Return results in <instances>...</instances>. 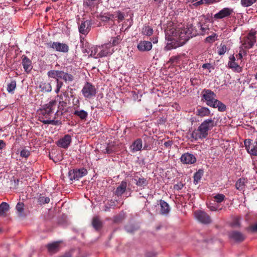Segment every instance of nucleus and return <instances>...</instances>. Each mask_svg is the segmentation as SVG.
Segmentation results:
<instances>
[{
	"label": "nucleus",
	"mask_w": 257,
	"mask_h": 257,
	"mask_svg": "<svg viewBox=\"0 0 257 257\" xmlns=\"http://www.w3.org/2000/svg\"><path fill=\"white\" fill-rule=\"evenodd\" d=\"M49 78H58L63 80L66 84H70L74 80V76L71 73L65 72L64 70H51L47 72Z\"/></svg>",
	"instance_id": "4"
},
{
	"label": "nucleus",
	"mask_w": 257,
	"mask_h": 257,
	"mask_svg": "<svg viewBox=\"0 0 257 257\" xmlns=\"http://www.w3.org/2000/svg\"><path fill=\"white\" fill-rule=\"evenodd\" d=\"M160 205L161 206L160 213L161 214H168L170 211L169 204L164 200H160Z\"/></svg>",
	"instance_id": "29"
},
{
	"label": "nucleus",
	"mask_w": 257,
	"mask_h": 257,
	"mask_svg": "<svg viewBox=\"0 0 257 257\" xmlns=\"http://www.w3.org/2000/svg\"><path fill=\"white\" fill-rule=\"evenodd\" d=\"M173 142L171 141H168L167 142H165L164 144L165 147L168 148H170Z\"/></svg>",
	"instance_id": "57"
},
{
	"label": "nucleus",
	"mask_w": 257,
	"mask_h": 257,
	"mask_svg": "<svg viewBox=\"0 0 257 257\" xmlns=\"http://www.w3.org/2000/svg\"><path fill=\"white\" fill-rule=\"evenodd\" d=\"M143 34L146 35V36H151L153 33V29L149 26H145L143 29Z\"/></svg>",
	"instance_id": "41"
},
{
	"label": "nucleus",
	"mask_w": 257,
	"mask_h": 257,
	"mask_svg": "<svg viewBox=\"0 0 257 257\" xmlns=\"http://www.w3.org/2000/svg\"><path fill=\"white\" fill-rule=\"evenodd\" d=\"M125 229L127 232L133 233L137 230V228L133 224H128L125 226Z\"/></svg>",
	"instance_id": "46"
},
{
	"label": "nucleus",
	"mask_w": 257,
	"mask_h": 257,
	"mask_svg": "<svg viewBox=\"0 0 257 257\" xmlns=\"http://www.w3.org/2000/svg\"><path fill=\"white\" fill-rule=\"evenodd\" d=\"M180 161H196V158L193 154L186 153L181 156Z\"/></svg>",
	"instance_id": "36"
},
{
	"label": "nucleus",
	"mask_w": 257,
	"mask_h": 257,
	"mask_svg": "<svg viewBox=\"0 0 257 257\" xmlns=\"http://www.w3.org/2000/svg\"><path fill=\"white\" fill-rule=\"evenodd\" d=\"M243 55L242 54V50H239V53L236 55V57L238 59L241 60L242 58Z\"/></svg>",
	"instance_id": "61"
},
{
	"label": "nucleus",
	"mask_w": 257,
	"mask_h": 257,
	"mask_svg": "<svg viewBox=\"0 0 257 257\" xmlns=\"http://www.w3.org/2000/svg\"><path fill=\"white\" fill-rule=\"evenodd\" d=\"M6 147L5 142L2 140H0V150L3 149Z\"/></svg>",
	"instance_id": "59"
},
{
	"label": "nucleus",
	"mask_w": 257,
	"mask_h": 257,
	"mask_svg": "<svg viewBox=\"0 0 257 257\" xmlns=\"http://www.w3.org/2000/svg\"><path fill=\"white\" fill-rule=\"evenodd\" d=\"M16 81L15 80H12L8 85L7 90L9 92H12L16 88Z\"/></svg>",
	"instance_id": "44"
},
{
	"label": "nucleus",
	"mask_w": 257,
	"mask_h": 257,
	"mask_svg": "<svg viewBox=\"0 0 257 257\" xmlns=\"http://www.w3.org/2000/svg\"><path fill=\"white\" fill-rule=\"evenodd\" d=\"M39 88H40L41 91L43 92H50L52 91V86L51 83L47 81H43L41 82Z\"/></svg>",
	"instance_id": "28"
},
{
	"label": "nucleus",
	"mask_w": 257,
	"mask_h": 257,
	"mask_svg": "<svg viewBox=\"0 0 257 257\" xmlns=\"http://www.w3.org/2000/svg\"><path fill=\"white\" fill-rule=\"evenodd\" d=\"M210 107L217 108L218 111L221 112L225 111L226 108L225 105L217 99L215 101Z\"/></svg>",
	"instance_id": "30"
},
{
	"label": "nucleus",
	"mask_w": 257,
	"mask_h": 257,
	"mask_svg": "<svg viewBox=\"0 0 257 257\" xmlns=\"http://www.w3.org/2000/svg\"><path fill=\"white\" fill-rule=\"evenodd\" d=\"M225 198V195L222 194H217L213 197L215 201L217 203L222 202L223 201H224Z\"/></svg>",
	"instance_id": "45"
},
{
	"label": "nucleus",
	"mask_w": 257,
	"mask_h": 257,
	"mask_svg": "<svg viewBox=\"0 0 257 257\" xmlns=\"http://www.w3.org/2000/svg\"><path fill=\"white\" fill-rule=\"evenodd\" d=\"M137 47L140 51H149L152 48V44L150 41H143L138 44Z\"/></svg>",
	"instance_id": "23"
},
{
	"label": "nucleus",
	"mask_w": 257,
	"mask_h": 257,
	"mask_svg": "<svg viewBox=\"0 0 257 257\" xmlns=\"http://www.w3.org/2000/svg\"><path fill=\"white\" fill-rule=\"evenodd\" d=\"M257 0H241L240 3L243 7H248L254 4Z\"/></svg>",
	"instance_id": "42"
},
{
	"label": "nucleus",
	"mask_w": 257,
	"mask_h": 257,
	"mask_svg": "<svg viewBox=\"0 0 257 257\" xmlns=\"http://www.w3.org/2000/svg\"><path fill=\"white\" fill-rule=\"evenodd\" d=\"M81 92L85 98L91 99L95 96L97 91L94 85L90 82H86L81 90Z\"/></svg>",
	"instance_id": "5"
},
{
	"label": "nucleus",
	"mask_w": 257,
	"mask_h": 257,
	"mask_svg": "<svg viewBox=\"0 0 257 257\" xmlns=\"http://www.w3.org/2000/svg\"><path fill=\"white\" fill-rule=\"evenodd\" d=\"M60 241H55L50 243H48L46 245V247L48 250V252L51 254H54L60 249Z\"/></svg>",
	"instance_id": "17"
},
{
	"label": "nucleus",
	"mask_w": 257,
	"mask_h": 257,
	"mask_svg": "<svg viewBox=\"0 0 257 257\" xmlns=\"http://www.w3.org/2000/svg\"><path fill=\"white\" fill-rule=\"evenodd\" d=\"M202 67L203 69H207L211 72L210 69H214V67L210 63H204L202 65Z\"/></svg>",
	"instance_id": "54"
},
{
	"label": "nucleus",
	"mask_w": 257,
	"mask_h": 257,
	"mask_svg": "<svg viewBox=\"0 0 257 257\" xmlns=\"http://www.w3.org/2000/svg\"><path fill=\"white\" fill-rule=\"evenodd\" d=\"M133 179L136 184L141 188H144L148 184L146 178L142 176H139L137 173L135 174Z\"/></svg>",
	"instance_id": "19"
},
{
	"label": "nucleus",
	"mask_w": 257,
	"mask_h": 257,
	"mask_svg": "<svg viewBox=\"0 0 257 257\" xmlns=\"http://www.w3.org/2000/svg\"><path fill=\"white\" fill-rule=\"evenodd\" d=\"M204 4H205V2L204 1V0H199V1L194 3L193 6H194L195 7H197L198 6H200V5H203Z\"/></svg>",
	"instance_id": "58"
},
{
	"label": "nucleus",
	"mask_w": 257,
	"mask_h": 257,
	"mask_svg": "<svg viewBox=\"0 0 257 257\" xmlns=\"http://www.w3.org/2000/svg\"><path fill=\"white\" fill-rule=\"evenodd\" d=\"M72 142V137L70 135H66L60 139L57 142V145L64 149H67Z\"/></svg>",
	"instance_id": "15"
},
{
	"label": "nucleus",
	"mask_w": 257,
	"mask_h": 257,
	"mask_svg": "<svg viewBox=\"0 0 257 257\" xmlns=\"http://www.w3.org/2000/svg\"><path fill=\"white\" fill-rule=\"evenodd\" d=\"M92 225L96 231H99L102 227V222L98 216H94L92 220Z\"/></svg>",
	"instance_id": "26"
},
{
	"label": "nucleus",
	"mask_w": 257,
	"mask_h": 257,
	"mask_svg": "<svg viewBox=\"0 0 257 257\" xmlns=\"http://www.w3.org/2000/svg\"><path fill=\"white\" fill-rule=\"evenodd\" d=\"M90 53L89 56L94 58H100L99 55V46H92L90 48Z\"/></svg>",
	"instance_id": "32"
},
{
	"label": "nucleus",
	"mask_w": 257,
	"mask_h": 257,
	"mask_svg": "<svg viewBox=\"0 0 257 257\" xmlns=\"http://www.w3.org/2000/svg\"><path fill=\"white\" fill-rule=\"evenodd\" d=\"M229 237L237 242H242L245 238V236L238 231H232L228 234Z\"/></svg>",
	"instance_id": "16"
},
{
	"label": "nucleus",
	"mask_w": 257,
	"mask_h": 257,
	"mask_svg": "<svg viewBox=\"0 0 257 257\" xmlns=\"http://www.w3.org/2000/svg\"><path fill=\"white\" fill-rule=\"evenodd\" d=\"M57 106V103L55 100L43 105L39 110V120L45 124L61 125L62 121L60 119L54 118V111Z\"/></svg>",
	"instance_id": "1"
},
{
	"label": "nucleus",
	"mask_w": 257,
	"mask_h": 257,
	"mask_svg": "<svg viewBox=\"0 0 257 257\" xmlns=\"http://www.w3.org/2000/svg\"><path fill=\"white\" fill-rule=\"evenodd\" d=\"M193 32L192 34L195 36L198 35H204L206 34H208L209 29L208 26L205 23H201L198 22L195 26H193Z\"/></svg>",
	"instance_id": "9"
},
{
	"label": "nucleus",
	"mask_w": 257,
	"mask_h": 257,
	"mask_svg": "<svg viewBox=\"0 0 257 257\" xmlns=\"http://www.w3.org/2000/svg\"><path fill=\"white\" fill-rule=\"evenodd\" d=\"M248 230L252 232H257V223L250 225L248 227Z\"/></svg>",
	"instance_id": "55"
},
{
	"label": "nucleus",
	"mask_w": 257,
	"mask_h": 257,
	"mask_svg": "<svg viewBox=\"0 0 257 257\" xmlns=\"http://www.w3.org/2000/svg\"><path fill=\"white\" fill-rule=\"evenodd\" d=\"M216 95L213 91L210 89H204L202 91V99L203 100L206 101V103L207 105L211 106L212 104L217 99L215 98Z\"/></svg>",
	"instance_id": "8"
},
{
	"label": "nucleus",
	"mask_w": 257,
	"mask_h": 257,
	"mask_svg": "<svg viewBox=\"0 0 257 257\" xmlns=\"http://www.w3.org/2000/svg\"><path fill=\"white\" fill-rule=\"evenodd\" d=\"M180 61L179 56H172L169 61V63H170L172 65L177 64Z\"/></svg>",
	"instance_id": "47"
},
{
	"label": "nucleus",
	"mask_w": 257,
	"mask_h": 257,
	"mask_svg": "<svg viewBox=\"0 0 257 257\" xmlns=\"http://www.w3.org/2000/svg\"><path fill=\"white\" fill-rule=\"evenodd\" d=\"M247 180L245 178L239 179L235 183V187L237 190L240 191L243 190L245 187V184L246 183Z\"/></svg>",
	"instance_id": "33"
},
{
	"label": "nucleus",
	"mask_w": 257,
	"mask_h": 257,
	"mask_svg": "<svg viewBox=\"0 0 257 257\" xmlns=\"http://www.w3.org/2000/svg\"><path fill=\"white\" fill-rule=\"evenodd\" d=\"M114 19L115 15L110 13H107L100 16L101 21L104 22H109V21L113 22Z\"/></svg>",
	"instance_id": "31"
},
{
	"label": "nucleus",
	"mask_w": 257,
	"mask_h": 257,
	"mask_svg": "<svg viewBox=\"0 0 257 257\" xmlns=\"http://www.w3.org/2000/svg\"><path fill=\"white\" fill-rule=\"evenodd\" d=\"M184 186V185L181 183H178L177 184H175L174 186V189L175 190H181Z\"/></svg>",
	"instance_id": "56"
},
{
	"label": "nucleus",
	"mask_w": 257,
	"mask_h": 257,
	"mask_svg": "<svg viewBox=\"0 0 257 257\" xmlns=\"http://www.w3.org/2000/svg\"><path fill=\"white\" fill-rule=\"evenodd\" d=\"M143 140L142 139H137L135 140L130 147L132 152L140 151L143 148Z\"/></svg>",
	"instance_id": "24"
},
{
	"label": "nucleus",
	"mask_w": 257,
	"mask_h": 257,
	"mask_svg": "<svg viewBox=\"0 0 257 257\" xmlns=\"http://www.w3.org/2000/svg\"><path fill=\"white\" fill-rule=\"evenodd\" d=\"M228 64L229 68L234 69L237 72H239L241 70V68L235 62H229Z\"/></svg>",
	"instance_id": "40"
},
{
	"label": "nucleus",
	"mask_w": 257,
	"mask_h": 257,
	"mask_svg": "<svg viewBox=\"0 0 257 257\" xmlns=\"http://www.w3.org/2000/svg\"><path fill=\"white\" fill-rule=\"evenodd\" d=\"M143 148L144 150H150L153 146V138L147 135H144L142 137Z\"/></svg>",
	"instance_id": "22"
},
{
	"label": "nucleus",
	"mask_w": 257,
	"mask_h": 257,
	"mask_svg": "<svg viewBox=\"0 0 257 257\" xmlns=\"http://www.w3.org/2000/svg\"><path fill=\"white\" fill-rule=\"evenodd\" d=\"M9 209V205L6 202H3L0 205V216H5Z\"/></svg>",
	"instance_id": "38"
},
{
	"label": "nucleus",
	"mask_w": 257,
	"mask_h": 257,
	"mask_svg": "<svg viewBox=\"0 0 257 257\" xmlns=\"http://www.w3.org/2000/svg\"><path fill=\"white\" fill-rule=\"evenodd\" d=\"M210 114V110L205 107H201L200 108H197L196 114L200 117L208 116Z\"/></svg>",
	"instance_id": "27"
},
{
	"label": "nucleus",
	"mask_w": 257,
	"mask_h": 257,
	"mask_svg": "<svg viewBox=\"0 0 257 257\" xmlns=\"http://www.w3.org/2000/svg\"><path fill=\"white\" fill-rule=\"evenodd\" d=\"M229 62H235V58L233 55L229 57Z\"/></svg>",
	"instance_id": "64"
},
{
	"label": "nucleus",
	"mask_w": 257,
	"mask_h": 257,
	"mask_svg": "<svg viewBox=\"0 0 257 257\" xmlns=\"http://www.w3.org/2000/svg\"><path fill=\"white\" fill-rule=\"evenodd\" d=\"M24 204L22 202H19L16 205V209L18 212V215L20 217H25L26 214L24 213Z\"/></svg>",
	"instance_id": "35"
},
{
	"label": "nucleus",
	"mask_w": 257,
	"mask_h": 257,
	"mask_svg": "<svg viewBox=\"0 0 257 257\" xmlns=\"http://www.w3.org/2000/svg\"><path fill=\"white\" fill-rule=\"evenodd\" d=\"M38 200L40 204H44L45 203H48L50 202V198L48 197H46L43 194H40Z\"/></svg>",
	"instance_id": "39"
},
{
	"label": "nucleus",
	"mask_w": 257,
	"mask_h": 257,
	"mask_svg": "<svg viewBox=\"0 0 257 257\" xmlns=\"http://www.w3.org/2000/svg\"><path fill=\"white\" fill-rule=\"evenodd\" d=\"M92 23L90 20L82 21L79 25L78 29L80 33L86 35L90 31Z\"/></svg>",
	"instance_id": "14"
},
{
	"label": "nucleus",
	"mask_w": 257,
	"mask_h": 257,
	"mask_svg": "<svg viewBox=\"0 0 257 257\" xmlns=\"http://www.w3.org/2000/svg\"><path fill=\"white\" fill-rule=\"evenodd\" d=\"M87 171L86 169H75L70 170L68 173V177L71 180H78L79 178L86 175Z\"/></svg>",
	"instance_id": "10"
},
{
	"label": "nucleus",
	"mask_w": 257,
	"mask_h": 257,
	"mask_svg": "<svg viewBox=\"0 0 257 257\" xmlns=\"http://www.w3.org/2000/svg\"><path fill=\"white\" fill-rule=\"evenodd\" d=\"M110 44H106L99 46V57H103L112 53Z\"/></svg>",
	"instance_id": "21"
},
{
	"label": "nucleus",
	"mask_w": 257,
	"mask_h": 257,
	"mask_svg": "<svg viewBox=\"0 0 257 257\" xmlns=\"http://www.w3.org/2000/svg\"><path fill=\"white\" fill-rule=\"evenodd\" d=\"M120 42V36H117L113 38V40L112 41V45L116 46L118 45Z\"/></svg>",
	"instance_id": "53"
},
{
	"label": "nucleus",
	"mask_w": 257,
	"mask_h": 257,
	"mask_svg": "<svg viewBox=\"0 0 257 257\" xmlns=\"http://www.w3.org/2000/svg\"><path fill=\"white\" fill-rule=\"evenodd\" d=\"M205 4H211L215 2V0H204Z\"/></svg>",
	"instance_id": "62"
},
{
	"label": "nucleus",
	"mask_w": 257,
	"mask_h": 257,
	"mask_svg": "<svg viewBox=\"0 0 257 257\" xmlns=\"http://www.w3.org/2000/svg\"><path fill=\"white\" fill-rule=\"evenodd\" d=\"M47 48L48 49H52L56 51L62 53H67L69 48L68 45L65 43H62L59 42H50L46 44Z\"/></svg>",
	"instance_id": "7"
},
{
	"label": "nucleus",
	"mask_w": 257,
	"mask_h": 257,
	"mask_svg": "<svg viewBox=\"0 0 257 257\" xmlns=\"http://www.w3.org/2000/svg\"><path fill=\"white\" fill-rule=\"evenodd\" d=\"M73 113L74 115L79 117L81 119H85L88 116L87 112L84 110H76Z\"/></svg>",
	"instance_id": "37"
},
{
	"label": "nucleus",
	"mask_w": 257,
	"mask_h": 257,
	"mask_svg": "<svg viewBox=\"0 0 257 257\" xmlns=\"http://www.w3.org/2000/svg\"><path fill=\"white\" fill-rule=\"evenodd\" d=\"M193 25H190L186 28H178L177 29H171L167 31L166 33L172 37L171 39H175L174 37L178 39L181 45L184 44L191 38L195 37L192 34L193 32Z\"/></svg>",
	"instance_id": "2"
},
{
	"label": "nucleus",
	"mask_w": 257,
	"mask_h": 257,
	"mask_svg": "<svg viewBox=\"0 0 257 257\" xmlns=\"http://www.w3.org/2000/svg\"><path fill=\"white\" fill-rule=\"evenodd\" d=\"M82 51L83 53H90V48H89V50H88V49L87 48H83L82 49Z\"/></svg>",
	"instance_id": "63"
},
{
	"label": "nucleus",
	"mask_w": 257,
	"mask_h": 257,
	"mask_svg": "<svg viewBox=\"0 0 257 257\" xmlns=\"http://www.w3.org/2000/svg\"><path fill=\"white\" fill-rule=\"evenodd\" d=\"M234 14L233 9L230 8H224L214 15L215 20L222 19L225 18L231 17Z\"/></svg>",
	"instance_id": "12"
},
{
	"label": "nucleus",
	"mask_w": 257,
	"mask_h": 257,
	"mask_svg": "<svg viewBox=\"0 0 257 257\" xmlns=\"http://www.w3.org/2000/svg\"><path fill=\"white\" fill-rule=\"evenodd\" d=\"M231 226L233 227H238L240 226V218L239 217H235L232 223Z\"/></svg>",
	"instance_id": "50"
},
{
	"label": "nucleus",
	"mask_w": 257,
	"mask_h": 257,
	"mask_svg": "<svg viewBox=\"0 0 257 257\" xmlns=\"http://www.w3.org/2000/svg\"><path fill=\"white\" fill-rule=\"evenodd\" d=\"M22 64L27 73H29L32 69V61L26 55L22 56Z\"/></svg>",
	"instance_id": "18"
},
{
	"label": "nucleus",
	"mask_w": 257,
	"mask_h": 257,
	"mask_svg": "<svg viewBox=\"0 0 257 257\" xmlns=\"http://www.w3.org/2000/svg\"><path fill=\"white\" fill-rule=\"evenodd\" d=\"M127 187V182L126 181H122L120 185L116 188L114 194L118 197L121 196L125 191Z\"/></svg>",
	"instance_id": "25"
},
{
	"label": "nucleus",
	"mask_w": 257,
	"mask_h": 257,
	"mask_svg": "<svg viewBox=\"0 0 257 257\" xmlns=\"http://www.w3.org/2000/svg\"><path fill=\"white\" fill-rule=\"evenodd\" d=\"M215 125L216 123L214 119H205L200 124L197 129L192 132L191 137L195 140L205 139L208 136V131L212 129Z\"/></svg>",
	"instance_id": "3"
},
{
	"label": "nucleus",
	"mask_w": 257,
	"mask_h": 257,
	"mask_svg": "<svg viewBox=\"0 0 257 257\" xmlns=\"http://www.w3.org/2000/svg\"><path fill=\"white\" fill-rule=\"evenodd\" d=\"M216 34H213V35L207 37L205 39V42L208 43H212L215 41Z\"/></svg>",
	"instance_id": "51"
},
{
	"label": "nucleus",
	"mask_w": 257,
	"mask_h": 257,
	"mask_svg": "<svg viewBox=\"0 0 257 257\" xmlns=\"http://www.w3.org/2000/svg\"><path fill=\"white\" fill-rule=\"evenodd\" d=\"M255 35V32H249L247 36L243 37L241 40V46L246 49H249L252 48L256 42Z\"/></svg>",
	"instance_id": "6"
},
{
	"label": "nucleus",
	"mask_w": 257,
	"mask_h": 257,
	"mask_svg": "<svg viewBox=\"0 0 257 257\" xmlns=\"http://www.w3.org/2000/svg\"><path fill=\"white\" fill-rule=\"evenodd\" d=\"M204 171L202 169H199L194 174L193 176L194 183L197 184L198 183L202 177L203 175Z\"/></svg>",
	"instance_id": "34"
},
{
	"label": "nucleus",
	"mask_w": 257,
	"mask_h": 257,
	"mask_svg": "<svg viewBox=\"0 0 257 257\" xmlns=\"http://www.w3.org/2000/svg\"><path fill=\"white\" fill-rule=\"evenodd\" d=\"M244 144L247 152L251 156H257V139L254 143H252L250 139H246Z\"/></svg>",
	"instance_id": "11"
},
{
	"label": "nucleus",
	"mask_w": 257,
	"mask_h": 257,
	"mask_svg": "<svg viewBox=\"0 0 257 257\" xmlns=\"http://www.w3.org/2000/svg\"><path fill=\"white\" fill-rule=\"evenodd\" d=\"M66 102L64 101H60L59 105L57 106V110L54 114V118L61 119V116L64 113V108L66 106Z\"/></svg>",
	"instance_id": "20"
},
{
	"label": "nucleus",
	"mask_w": 257,
	"mask_h": 257,
	"mask_svg": "<svg viewBox=\"0 0 257 257\" xmlns=\"http://www.w3.org/2000/svg\"><path fill=\"white\" fill-rule=\"evenodd\" d=\"M194 214L196 219L202 223L209 224L211 222L210 216L203 211L197 210Z\"/></svg>",
	"instance_id": "13"
},
{
	"label": "nucleus",
	"mask_w": 257,
	"mask_h": 257,
	"mask_svg": "<svg viewBox=\"0 0 257 257\" xmlns=\"http://www.w3.org/2000/svg\"><path fill=\"white\" fill-rule=\"evenodd\" d=\"M115 15V18H117L118 20L119 21H122L124 19V14L123 13L121 12L120 11H118L116 12V14Z\"/></svg>",
	"instance_id": "48"
},
{
	"label": "nucleus",
	"mask_w": 257,
	"mask_h": 257,
	"mask_svg": "<svg viewBox=\"0 0 257 257\" xmlns=\"http://www.w3.org/2000/svg\"><path fill=\"white\" fill-rule=\"evenodd\" d=\"M30 151L26 149H23V150H22L20 153L21 156L25 158H28L30 156Z\"/></svg>",
	"instance_id": "52"
},
{
	"label": "nucleus",
	"mask_w": 257,
	"mask_h": 257,
	"mask_svg": "<svg viewBox=\"0 0 257 257\" xmlns=\"http://www.w3.org/2000/svg\"><path fill=\"white\" fill-rule=\"evenodd\" d=\"M226 46L225 45H221L218 49V54L220 55H223L226 51Z\"/></svg>",
	"instance_id": "49"
},
{
	"label": "nucleus",
	"mask_w": 257,
	"mask_h": 257,
	"mask_svg": "<svg viewBox=\"0 0 257 257\" xmlns=\"http://www.w3.org/2000/svg\"><path fill=\"white\" fill-rule=\"evenodd\" d=\"M56 81V88L55 90V92L56 94H58L60 91L61 88L62 87L64 83L58 78H54Z\"/></svg>",
	"instance_id": "43"
},
{
	"label": "nucleus",
	"mask_w": 257,
	"mask_h": 257,
	"mask_svg": "<svg viewBox=\"0 0 257 257\" xmlns=\"http://www.w3.org/2000/svg\"><path fill=\"white\" fill-rule=\"evenodd\" d=\"M245 49L244 48V47H242V46H241L239 47V50H242V55H246L247 54V51L245 50Z\"/></svg>",
	"instance_id": "60"
}]
</instances>
